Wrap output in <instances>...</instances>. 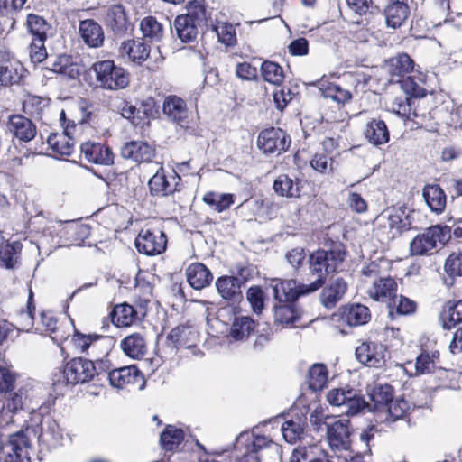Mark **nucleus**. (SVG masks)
<instances>
[{
    "instance_id": "nucleus-1",
    "label": "nucleus",
    "mask_w": 462,
    "mask_h": 462,
    "mask_svg": "<svg viewBox=\"0 0 462 462\" xmlns=\"http://www.w3.org/2000/svg\"><path fill=\"white\" fill-rule=\"evenodd\" d=\"M347 255L346 245L340 241L327 238L324 241V248H319L309 256V269L316 280L308 284L310 291H319L329 276L338 273L339 266L344 263Z\"/></svg>"
},
{
    "instance_id": "nucleus-2",
    "label": "nucleus",
    "mask_w": 462,
    "mask_h": 462,
    "mask_svg": "<svg viewBox=\"0 0 462 462\" xmlns=\"http://www.w3.org/2000/svg\"><path fill=\"white\" fill-rule=\"evenodd\" d=\"M186 13L178 14L173 21L176 37L182 43L197 42L199 29L207 25L211 18L205 0H189L185 5Z\"/></svg>"
},
{
    "instance_id": "nucleus-3",
    "label": "nucleus",
    "mask_w": 462,
    "mask_h": 462,
    "mask_svg": "<svg viewBox=\"0 0 462 462\" xmlns=\"http://www.w3.org/2000/svg\"><path fill=\"white\" fill-rule=\"evenodd\" d=\"M135 291H139L143 297L136 301L137 308L127 302L116 304L109 312L112 324L116 328H128L141 321L146 314V310L152 297V286L150 282L141 283L137 281Z\"/></svg>"
},
{
    "instance_id": "nucleus-4",
    "label": "nucleus",
    "mask_w": 462,
    "mask_h": 462,
    "mask_svg": "<svg viewBox=\"0 0 462 462\" xmlns=\"http://www.w3.org/2000/svg\"><path fill=\"white\" fill-rule=\"evenodd\" d=\"M63 360V365L59 374H53V384L65 385L83 384L93 381L97 375V367L93 360L83 356H74Z\"/></svg>"
},
{
    "instance_id": "nucleus-5",
    "label": "nucleus",
    "mask_w": 462,
    "mask_h": 462,
    "mask_svg": "<svg viewBox=\"0 0 462 462\" xmlns=\"http://www.w3.org/2000/svg\"><path fill=\"white\" fill-rule=\"evenodd\" d=\"M90 70L97 86L106 90H122L130 83V73L113 60H97L91 65Z\"/></svg>"
},
{
    "instance_id": "nucleus-6",
    "label": "nucleus",
    "mask_w": 462,
    "mask_h": 462,
    "mask_svg": "<svg viewBox=\"0 0 462 462\" xmlns=\"http://www.w3.org/2000/svg\"><path fill=\"white\" fill-rule=\"evenodd\" d=\"M451 238V228L446 225H433L416 235L410 242L409 254L411 256L432 254L438 245H445Z\"/></svg>"
},
{
    "instance_id": "nucleus-7",
    "label": "nucleus",
    "mask_w": 462,
    "mask_h": 462,
    "mask_svg": "<svg viewBox=\"0 0 462 462\" xmlns=\"http://www.w3.org/2000/svg\"><path fill=\"white\" fill-rule=\"evenodd\" d=\"M70 355H84L88 356H107L109 353L108 337L97 333H83L77 328L66 346Z\"/></svg>"
},
{
    "instance_id": "nucleus-8",
    "label": "nucleus",
    "mask_w": 462,
    "mask_h": 462,
    "mask_svg": "<svg viewBox=\"0 0 462 462\" xmlns=\"http://www.w3.org/2000/svg\"><path fill=\"white\" fill-rule=\"evenodd\" d=\"M371 319L368 307L361 303L342 305L332 314L334 327L343 335H347L355 327L367 324Z\"/></svg>"
},
{
    "instance_id": "nucleus-9",
    "label": "nucleus",
    "mask_w": 462,
    "mask_h": 462,
    "mask_svg": "<svg viewBox=\"0 0 462 462\" xmlns=\"http://www.w3.org/2000/svg\"><path fill=\"white\" fill-rule=\"evenodd\" d=\"M102 22L106 29L116 37H124L134 30L131 15L121 3L106 6Z\"/></svg>"
},
{
    "instance_id": "nucleus-10",
    "label": "nucleus",
    "mask_w": 462,
    "mask_h": 462,
    "mask_svg": "<svg viewBox=\"0 0 462 462\" xmlns=\"http://www.w3.org/2000/svg\"><path fill=\"white\" fill-rule=\"evenodd\" d=\"M60 122L63 131L68 137L75 143L76 140H87L91 137H98L104 134L105 129H97L95 125L98 124L99 119L97 116H93L91 113L87 115V117L81 121L75 123L73 120L66 118L65 111L60 113Z\"/></svg>"
},
{
    "instance_id": "nucleus-11",
    "label": "nucleus",
    "mask_w": 462,
    "mask_h": 462,
    "mask_svg": "<svg viewBox=\"0 0 462 462\" xmlns=\"http://www.w3.org/2000/svg\"><path fill=\"white\" fill-rule=\"evenodd\" d=\"M167 242V236L162 228L144 226L135 237L134 245L140 254L153 256L165 252Z\"/></svg>"
},
{
    "instance_id": "nucleus-12",
    "label": "nucleus",
    "mask_w": 462,
    "mask_h": 462,
    "mask_svg": "<svg viewBox=\"0 0 462 462\" xmlns=\"http://www.w3.org/2000/svg\"><path fill=\"white\" fill-rule=\"evenodd\" d=\"M148 188L152 197H169L181 190V177L174 169L171 172H167L165 168L161 165L150 178Z\"/></svg>"
},
{
    "instance_id": "nucleus-13",
    "label": "nucleus",
    "mask_w": 462,
    "mask_h": 462,
    "mask_svg": "<svg viewBox=\"0 0 462 462\" xmlns=\"http://www.w3.org/2000/svg\"><path fill=\"white\" fill-rule=\"evenodd\" d=\"M256 143L258 149L264 154H282L290 149L291 138L281 128L269 127L259 133Z\"/></svg>"
},
{
    "instance_id": "nucleus-14",
    "label": "nucleus",
    "mask_w": 462,
    "mask_h": 462,
    "mask_svg": "<svg viewBox=\"0 0 462 462\" xmlns=\"http://www.w3.org/2000/svg\"><path fill=\"white\" fill-rule=\"evenodd\" d=\"M94 138L81 142L79 146L81 159L91 164L112 165L115 158L112 148L106 142L97 141Z\"/></svg>"
},
{
    "instance_id": "nucleus-15",
    "label": "nucleus",
    "mask_w": 462,
    "mask_h": 462,
    "mask_svg": "<svg viewBox=\"0 0 462 462\" xmlns=\"http://www.w3.org/2000/svg\"><path fill=\"white\" fill-rule=\"evenodd\" d=\"M328 402L333 406H345L346 415L359 413L366 405V402L353 388H334L327 394Z\"/></svg>"
},
{
    "instance_id": "nucleus-16",
    "label": "nucleus",
    "mask_w": 462,
    "mask_h": 462,
    "mask_svg": "<svg viewBox=\"0 0 462 462\" xmlns=\"http://www.w3.org/2000/svg\"><path fill=\"white\" fill-rule=\"evenodd\" d=\"M270 287L273 290L275 302L297 301L300 297L313 292L310 291L308 284H297V282L293 279L273 278L270 282Z\"/></svg>"
},
{
    "instance_id": "nucleus-17",
    "label": "nucleus",
    "mask_w": 462,
    "mask_h": 462,
    "mask_svg": "<svg viewBox=\"0 0 462 462\" xmlns=\"http://www.w3.org/2000/svg\"><path fill=\"white\" fill-rule=\"evenodd\" d=\"M387 346L372 340L361 342L356 348L355 355L359 363L367 367L382 368L386 364Z\"/></svg>"
},
{
    "instance_id": "nucleus-18",
    "label": "nucleus",
    "mask_w": 462,
    "mask_h": 462,
    "mask_svg": "<svg viewBox=\"0 0 462 462\" xmlns=\"http://www.w3.org/2000/svg\"><path fill=\"white\" fill-rule=\"evenodd\" d=\"M32 444L23 431L11 434L5 442V462H31Z\"/></svg>"
},
{
    "instance_id": "nucleus-19",
    "label": "nucleus",
    "mask_w": 462,
    "mask_h": 462,
    "mask_svg": "<svg viewBox=\"0 0 462 462\" xmlns=\"http://www.w3.org/2000/svg\"><path fill=\"white\" fill-rule=\"evenodd\" d=\"M110 384L118 389L135 386L142 389L145 384L143 373L135 365L113 369L108 373Z\"/></svg>"
},
{
    "instance_id": "nucleus-20",
    "label": "nucleus",
    "mask_w": 462,
    "mask_h": 462,
    "mask_svg": "<svg viewBox=\"0 0 462 462\" xmlns=\"http://www.w3.org/2000/svg\"><path fill=\"white\" fill-rule=\"evenodd\" d=\"M411 0H386L383 14L386 27L399 29L403 26L411 16Z\"/></svg>"
},
{
    "instance_id": "nucleus-21",
    "label": "nucleus",
    "mask_w": 462,
    "mask_h": 462,
    "mask_svg": "<svg viewBox=\"0 0 462 462\" xmlns=\"http://www.w3.org/2000/svg\"><path fill=\"white\" fill-rule=\"evenodd\" d=\"M415 61L406 52H399L385 60L384 69L391 81L400 82L414 73Z\"/></svg>"
},
{
    "instance_id": "nucleus-22",
    "label": "nucleus",
    "mask_w": 462,
    "mask_h": 462,
    "mask_svg": "<svg viewBox=\"0 0 462 462\" xmlns=\"http://www.w3.org/2000/svg\"><path fill=\"white\" fill-rule=\"evenodd\" d=\"M199 333L189 322L173 328L166 337V344L172 348H192L199 340Z\"/></svg>"
},
{
    "instance_id": "nucleus-23",
    "label": "nucleus",
    "mask_w": 462,
    "mask_h": 462,
    "mask_svg": "<svg viewBox=\"0 0 462 462\" xmlns=\"http://www.w3.org/2000/svg\"><path fill=\"white\" fill-rule=\"evenodd\" d=\"M119 55L135 65H143L150 57L151 46L143 38L127 39L119 46Z\"/></svg>"
},
{
    "instance_id": "nucleus-24",
    "label": "nucleus",
    "mask_w": 462,
    "mask_h": 462,
    "mask_svg": "<svg viewBox=\"0 0 462 462\" xmlns=\"http://www.w3.org/2000/svg\"><path fill=\"white\" fill-rule=\"evenodd\" d=\"M398 291V283L391 276L379 277L375 279L367 290V295L370 299L377 302H384L389 305L396 298Z\"/></svg>"
},
{
    "instance_id": "nucleus-25",
    "label": "nucleus",
    "mask_w": 462,
    "mask_h": 462,
    "mask_svg": "<svg viewBox=\"0 0 462 462\" xmlns=\"http://www.w3.org/2000/svg\"><path fill=\"white\" fill-rule=\"evenodd\" d=\"M363 136L369 144L381 147L390 142V129L380 116L373 117L366 122Z\"/></svg>"
},
{
    "instance_id": "nucleus-26",
    "label": "nucleus",
    "mask_w": 462,
    "mask_h": 462,
    "mask_svg": "<svg viewBox=\"0 0 462 462\" xmlns=\"http://www.w3.org/2000/svg\"><path fill=\"white\" fill-rule=\"evenodd\" d=\"M121 156L132 160L137 163L151 162L156 155L153 144L144 141H130L121 148Z\"/></svg>"
},
{
    "instance_id": "nucleus-27",
    "label": "nucleus",
    "mask_w": 462,
    "mask_h": 462,
    "mask_svg": "<svg viewBox=\"0 0 462 462\" xmlns=\"http://www.w3.org/2000/svg\"><path fill=\"white\" fill-rule=\"evenodd\" d=\"M350 421L337 420L328 424L327 438L332 448L346 450L350 448Z\"/></svg>"
},
{
    "instance_id": "nucleus-28",
    "label": "nucleus",
    "mask_w": 462,
    "mask_h": 462,
    "mask_svg": "<svg viewBox=\"0 0 462 462\" xmlns=\"http://www.w3.org/2000/svg\"><path fill=\"white\" fill-rule=\"evenodd\" d=\"M38 440L40 445L48 450L57 448L62 445L63 432L54 419L51 417L42 419Z\"/></svg>"
},
{
    "instance_id": "nucleus-29",
    "label": "nucleus",
    "mask_w": 462,
    "mask_h": 462,
    "mask_svg": "<svg viewBox=\"0 0 462 462\" xmlns=\"http://www.w3.org/2000/svg\"><path fill=\"white\" fill-rule=\"evenodd\" d=\"M7 128L14 137L23 143L32 141L37 134L35 124L21 114L11 115L8 117Z\"/></svg>"
},
{
    "instance_id": "nucleus-30",
    "label": "nucleus",
    "mask_w": 462,
    "mask_h": 462,
    "mask_svg": "<svg viewBox=\"0 0 462 462\" xmlns=\"http://www.w3.org/2000/svg\"><path fill=\"white\" fill-rule=\"evenodd\" d=\"M79 34L88 48L98 49L104 45V30L94 19L81 20L79 24Z\"/></svg>"
},
{
    "instance_id": "nucleus-31",
    "label": "nucleus",
    "mask_w": 462,
    "mask_h": 462,
    "mask_svg": "<svg viewBox=\"0 0 462 462\" xmlns=\"http://www.w3.org/2000/svg\"><path fill=\"white\" fill-rule=\"evenodd\" d=\"M322 288L319 295L320 303L326 309H333L343 299L348 285L342 277H337L328 284H324Z\"/></svg>"
},
{
    "instance_id": "nucleus-32",
    "label": "nucleus",
    "mask_w": 462,
    "mask_h": 462,
    "mask_svg": "<svg viewBox=\"0 0 462 462\" xmlns=\"http://www.w3.org/2000/svg\"><path fill=\"white\" fill-rule=\"evenodd\" d=\"M26 75L27 69L17 60H8L0 64V86L21 85Z\"/></svg>"
},
{
    "instance_id": "nucleus-33",
    "label": "nucleus",
    "mask_w": 462,
    "mask_h": 462,
    "mask_svg": "<svg viewBox=\"0 0 462 462\" xmlns=\"http://www.w3.org/2000/svg\"><path fill=\"white\" fill-rule=\"evenodd\" d=\"M305 181L301 179H291L287 174H280L274 180L273 189L274 192L287 199H300L302 195V189Z\"/></svg>"
},
{
    "instance_id": "nucleus-34",
    "label": "nucleus",
    "mask_w": 462,
    "mask_h": 462,
    "mask_svg": "<svg viewBox=\"0 0 462 462\" xmlns=\"http://www.w3.org/2000/svg\"><path fill=\"white\" fill-rule=\"evenodd\" d=\"M162 112L169 120L180 125L187 122L189 116L186 101L176 95H170L164 98Z\"/></svg>"
},
{
    "instance_id": "nucleus-35",
    "label": "nucleus",
    "mask_w": 462,
    "mask_h": 462,
    "mask_svg": "<svg viewBox=\"0 0 462 462\" xmlns=\"http://www.w3.org/2000/svg\"><path fill=\"white\" fill-rule=\"evenodd\" d=\"M120 348L126 356L135 360L143 359L148 352L147 341L138 332L124 337L120 342Z\"/></svg>"
},
{
    "instance_id": "nucleus-36",
    "label": "nucleus",
    "mask_w": 462,
    "mask_h": 462,
    "mask_svg": "<svg viewBox=\"0 0 462 462\" xmlns=\"http://www.w3.org/2000/svg\"><path fill=\"white\" fill-rule=\"evenodd\" d=\"M444 329L451 330L462 324V300H449L445 302L439 314Z\"/></svg>"
},
{
    "instance_id": "nucleus-37",
    "label": "nucleus",
    "mask_w": 462,
    "mask_h": 462,
    "mask_svg": "<svg viewBox=\"0 0 462 462\" xmlns=\"http://www.w3.org/2000/svg\"><path fill=\"white\" fill-rule=\"evenodd\" d=\"M422 197L432 212L439 215L445 211L447 195L439 184H426L422 189Z\"/></svg>"
},
{
    "instance_id": "nucleus-38",
    "label": "nucleus",
    "mask_w": 462,
    "mask_h": 462,
    "mask_svg": "<svg viewBox=\"0 0 462 462\" xmlns=\"http://www.w3.org/2000/svg\"><path fill=\"white\" fill-rule=\"evenodd\" d=\"M187 281L195 290L209 286L213 281L211 271L202 263H191L186 271Z\"/></svg>"
},
{
    "instance_id": "nucleus-39",
    "label": "nucleus",
    "mask_w": 462,
    "mask_h": 462,
    "mask_svg": "<svg viewBox=\"0 0 462 462\" xmlns=\"http://www.w3.org/2000/svg\"><path fill=\"white\" fill-rule=\"evenodd\" d=\"M394 388L388 384H375L368 391L372 409L377 412H383L393 401Z\"/></svg>"
},
{
    "instance_id": "nucleus-40",
    "label": "nucleus",
    "mask_w": 462,
    "mask_h": 462,
    "mask_svg": "<svg viewBox=\"0 0 462 462\" xmlns=\"http://www.w3.org/2000/svg\"><path fill=\"white\" fill-rule=\"evenodd\" d=\"M240 279L236 276L223 275L217 279L216 287L225 300L239 301L243 298Z\"/></svg>"
},
{
    "instance_id": "nucleus-41",
    "label": "nucleus",
    "mask_w": 462,
    "mask_h": 462,
    "mask_svg": "<svg viewBox=\"0 0 462 462\" xmlns=\"http://www.w3.org/2000/svg\"><path fill=\"white\" fill-rule=\"evenodd\" d=\"M273 312L274 322L282 325L294 324L300 318L297 301L275 302Z\"/></svg>"
},
{
    "instance_id": "nucleus-42",
    "label": "nucleus",
    "mask_w": 462,
    "mask_h": 462,
    "mask_svg": "<svg viewBox=\"0 0 462 462\" xmlns=\"http://www.w3.org/2000/svg\"><path fill=\"white\" fill-rule=\"evenodd\" d=\"M319 89L325 98H330L338 106H345L351 102L353 98L352 92L340 85L329 80H320Z\"/></svg>"
},
{
    "instance_id": "nucleus-43",
    "label": "nucleus",
    "mask_w": 462,
    "mask_h": 462,
    "mask_svg": "<svg viewBox=\"0 0 462 462\" xmlns=\"http://www.w3.org/2000/svg\"><path fill=\"white\" fill-rule=\"evenodd\" d=\"M75 324L71 319H64L59 320L55 327L51 329L50 334L51 338L60 346L61 355L63 359H68L70 356L69 351L66 346H62L65 341L69 340L74 331Z\"/></svg>"
},
{
    "instance_id": "nucleus-44",
    "label": "nucleus",
    "mask_w": 462,
    "mask_h": 462,
    "mask_svg": "<svg viewBox=\"0 0 462 462\" xmlns=\"http://www.w3.org/2000/svg\"><path fill=\"white\" fill-rule=\"evenodd\" d=\"M23 250V244L20 241L0 244V267L13 270L18 263Z\"/></svg>"
},
{
    "instance_id": "nucleus-45",
    "label": "nucleus",
    "mask_w": 462,
    "mask_h": 462,
    "mask_svg": "<svg viewBox=\"0 0 462 462\" xmlns=\"http://www.w3.org/2000/svg\"><path fill=\"white\" fill-rule=\"evenodd\" d=\"M50 70L70 79H77L81 74L79 65L75 61V58L69 54L57 56Z\"/></svg>"
},
{
    "instance_id": "nucleus-46",
    "label": "nucleus",
    "mask_w": 462,
    "mask_h": 462,
    "mask_svg": "<svg viewBox=\"0 0 462 462\" xmlns=\"http://www.w3.org/2000/svg\"><path fill=\"white\" fill-rule=\"evenodd\" d=\"M118 109L121 116L128 120L134 127L145 131L151 126V121L144 118V115L139 113V108H137L135 105H133L131 101L122 99Z\"/></svg>"
},
{
    "instance_id": "nucleus-47",
    "label": "nucleus",
    "mask_w": 462,
    "mask_h": 462,
    "mask_svg": "<svg viewBox=\"0 0 462 462\" xmlns=\"http://www.w3.org/2000/svg\"><path fill=\"white\" fill-rule=\"evenodd\" d=\"M140 31L145 42H159L164 36V26L153 15H147L140 22Z\"/></svg>"
},
{
    "instance_id": "nucleus-48",
    "label": "nucleus",
    "mask_w": 462,
    "mask_h": 462,
    "mask_svg": "<svg viewBox=\"0 0 462 462\" xmlns=\"http://www.w3.org/2000/svg\"><path fill=\"white\" fill-rule=\"evenodd\" d=\"M47 143L55 156L69 157L74 152V142L71 141L66 133H51L47 138Z\"/></svg>"
},
{
    "instance_id": "nucleus-49",
    "label": "nucleus",
    "mask_w": 462,
    "mask_h": 462,
    "mask_svg": "<svg viewBox=\"0 0 462 462\" xmlns=\"http://www.w3.org/2000/svg\"><path fill=\"white\" fill-rule=\"evenodd\" d=\"M426 79V74L418 72L417 75L412 73L399 83L408 97L416 100V98L424 97L428 93L424 87Z\"/></svg>"
},
{
    "instance_id": "nucleus-50",
    "label": "nucleus",
    "mask_w": 462,
    "mask_h": 462,
    "mask_svg": "<svg viewBox=\"0 0 462 462\" xmlns=\"http://www.w3.org/2000/svg\"><path fill=\"white\" fill-rule=\"evenodd\" d=\"M185 438L184 430L174 425H166L160 436V444L165 452L178 450Z\"/></svg>"
},
{
    "instance_id": "nucleus-51",
    "label": "nucleus",
    "mask_w": 462,
    "mask_h": 462,
    "mask_svg": "<svg viewBox=\"0 0 462 462\" xmlns=\"http://www.w3.org/2000/svg\"><path fill=\"white\" fill-rule=\"evenodd\" d=\"M440 354L437 349H422L416 357L415 370L417 374L434 373L439 362Z\"/></svg>"
},
{
    "instance_id": "nucleus-52",
    "label": "nucleus",
    "mask_w": 462,
    "mask_h": 462,
    "mask_svg": "<svg viewBox=\"0 0 462 462\" xmlns=\"http://www.w3.org/2000/svg\"><path fill=\"white\" fill-rule=\"evenodd\" d=\"M25 26L32 38L47 39L51 30V23L43 17L36 14H29L26 17Z\"/></svg>"
},
{
    "instance_id": "nucleus-53",
    "label": "nucleus",
    "mask_w": 462,
    "mask_h": 462,
    "mask_svg": "<svg viewBox=\"0 0 462 462\" xmlns=\"http://www.w3.org/2000/svg\"><path fill=\"white\" fill-rule=\"evenodd\" d=\"M328 380V374L327 366L324 364L312 365L307 375V384L312 392H319L323 390Z\"/></svg>"
},
{
    "instance_id": "nucleus-54",
    "label": "nucleus",
    "mask_w": 462,
    "mask_h": 462,
    "mask_svg": "<svg viewBox=\"0 0 462 462\" xmlns=\"http://www.w3.org/2000/svg\"><path fill=\"white\" fill-rule=\"evenodd\" d=\"M444 271L447 274L445 282L449 286L454 285L457 278L462 276V250L448 254L444 263Z\"/></svg>"
},
{
    "instance_id": "nucleus-55",
    "label": "nucleus",
    "mask_w": 462,
    "mask_h": 462,
    "mask_svg": "<svg viewBox=\"0 0 462 462\" xmlns=\"http://www.w3.org/2000/svg\"><path fill=\"white\" fill-rule=\"evenodd\" d=\"M391 316H411L416 313L418 303L404 295H397L387 306Z\"/></svg>"
},
{
    "instance_id": "nucleus-56",
    "label": "nucleus",
    "mask_w": 462,
    "mask_h": 462,
    "mask_svg": "<svg viewBox=\"0 0 462 462\" xmlns=\"http://www.w3.org/2000/svg\"><path fill=\"white\" fill-rule=\"evenodd\" d=\"M260 72L263 79L273 86H282L285 79L282 67L272 60H264L261 64Z\"/></svg>"
},
{
    "instance_id": "nucleus-57",
    "label": "nucleus",
    "mask_w": 462,
    "mask_h": 462,
    "mask_svg": "<svg viewBox=\"0 0 462 462\" xmlns=\"http://www.w3.org/2000/svg\"><path fill=\"white\" fill-rule=\"evenodd\" d=\"M387 225L392 232V237L401 236L411 227V222L404 211L394 209L387 217Z\"/></svg>"
},
{
    "instance_id": "nucleus-58",
    "label": "nucleus",
    "mask_w": 462,
    "mask_h": 462,
    "mask_svg": "<svg viewBox=\"0 0 462 462\" xmlns=\"http://www.w3.org/2000/svg\"><path fill=\"white\" fill-rule=\"evenodd\" d=\"M235 195L232 193L218 194L214 191H208L204 194L202 200L205 204L214 208L218 213L230 208L235 203Z\"/></svg>"
},
{
    "instance_id": "nucleus-59",
    "label": "nucleus",
    "mask_w": 462,
    "mask_h": 462,
    "mask_svg": "<svg viewBox=\"0 0 462 462\" xmlns=\"http://www.w3.org/2000/svg\"><path fill=\"white\" fill-rule=\"evenodd\" d=\"M392 106L394 113L407 120H413L421 116L416 108V100L410 97H396Z\"/></svg>"
},
{
    "instance_id": "nucleus-60",
    "label": "nucleus",
    "mask_w": 462,
    "mask_h": 462,
    "mask_svg": "<svg viewBox=\"0 0 462 462\" xmlns=\"http://www.w3.org/2000/svg\"><path fill=\"white\" fill-rule=\"evenodd\" d=\"M255 325L250 317L236 318L230 328V335L235 340H244L254 331Z\"/></svg>"
},
{
    "instance_id": "nucleus-61",
    "label": "nucleus",
    "mask_w": 462,
    "mask_h": 462,
    "mask_svg": "<svg viewBox=\"0 0 462 462\" xmlns=\"http://www.w3.org/2000/svg\"><path fill=\"white\" fill-rule=\"evenodd\" d=\"M413 409L414 406L408 400L400 396L395 399L393 398L383 412H387L388 417L393 420H397L408 416Z\"/></svg>"
},
{
    "instance_id": "nucleus-62",
    "label": "nucleus",
    "mask_w": 462,
    "mask_h": 462,
    "mask_svg": "<svg viewBox=\"0 0 462 462\" xmlns=\"http://www.w3.org/2000/svg\"><path fill=\"white\" fill-rule=\"evenodd\" d=\"M348 10L360 17H369L380 12L374 0H345Z\"/></svg>"
},
{
    "instance_id": "nucleus-63",
    "label": "nucleus",
    "mask_w": 462,
    "mask_h": 462,
    "mask_svg": "<svg viewBox=\"0 0 462 462\" xmlns=\"http://www.w3.org/2000/svg\"><path fill=\"white\" fill-rule=\"evenodd\" d=\"M282 432L284 439L288 443H296L302 438L304 433V424L300 422V419L297 420H288L282 426Z\"/></svg>"
},
{
    "instance_id": "nucleus-64",
    "label": "nucleus",
    "mask_w": 462,
    "mask_h": 462,
    "mask_svg": "<svg viewBox=\"0 0 462 462\" xmlns=\"http://www.w3.org/2000/svg\"><path fill=\"white\" fill-rule=\"evenodd\" d=\"M310 164L314 171L320 174L326 175L334 172V159L325 152H316Z\"/></svg>"
}]
</instances>
